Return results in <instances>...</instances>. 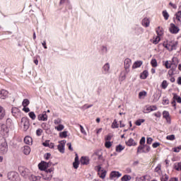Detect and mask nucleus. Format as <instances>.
Returning <instances> with one entry per match:
<instances>
[{"mask_svg":"<svg viewBox=\"0 0 181 181\" xmlns=\"http://www.w3.org/2000/svg\"><path fill=\"white\" fill-rule=\"evenodd\" d=\"M148 179H149V176L144 175L140 177H137L136 179V181H149Z\"/></svg>","mask_w":181,"mask_h":181,"instance_id":"nucleus-33","label":"nucleus"},{"mask_svg":"<svg viewBox=\"0 0 181 181\" xmlns=\"http://www.w3.org/2000/svg\"><path fill=\"white\" fill-rule=\"evenodd\" d=\"M163 16L164 17V19L165 21H168L169 19V13L166 11H163Z\"/></svg>","mask_w":181,"mask_h":181,"instance_id":"nucleus-49","label":"nucleus"},{"mask_svg":"<svg viewBox=\"0 0 181 181\" xmlns=\"http://www.w3.org/2000/svg\"><path fill=\"white\" fill-rule=\"evenodd\" d=\"M28 115L30 117V118H31V119H36V115L35 114L34 112H30L28 113Z\"/></svg>","mask_w":181,"mask_h":181,"instance_id":"nucleus-52","label":"nucleus"},{"mask_svg":"<svg viewBox=\"0 0 181 181\" xmlns=\"http://www.w3.org/2000/svg\"><path fill=\"white\" fill-rule=\"evenodd\" d=\"M54 125H60L62 124V119L57 118L54 120Z\"/></svg>","mask_w":181,"mask_h":181,"instance_id":"nucleus-54","label":"nucleus"},{"mask_svg":"<svg viewBox=\"0 0 181 181\" xmlns=\"http://www.w3.org/2000/svg\"><path fill=\"white\" fill-rule=\"evenodd\" d=\"M127 146H135L136 144L135 143V141H134V139H129L127 142H126Z\"/></svg>","mask_w":181,"mask_h":181,"instance_id":"nucleus-31","label":"nucleus"},{"mask_svg":"<svg viewBox=\"0 0 181 181\" xmlns=\"http://www.w3.org/2000/svg\"><path fill=\"white\" fill-rule=\"evenodd\" d=\"M145 97H146V91H141L139 93V98H140V100H144Z\"/></svg>","mask_w":181,"mask_h":181,"instance_id":"nucleus-40","label":"nucleus"},{"mask_svg":"<svg viewBox=\"0 0 181 181\" xmlns=\"http://www.w3.org/2000/svg\"><path fill=\"white\" fill-rule=\"evenodd\" d=\"M166 139H168V141H175V135H168L167 136Z\"/></svg>","mask_w":181,"mask_h":181,"instance_id":"nucleus-57","label":"nucleus"},{"mask_svg":"<svg viewBox=\"0 0 181 181\" xmlns=\"http://www.w3.org/2000/svg\"><path fill=\"white\" fill-rule=\"evenodd\" d=\"M110 70L111 66L110 65V63L107 62L102 67V74H104L105 76H108V74L111 73Z\"/></svg>","mask_w":181,"mask_h":181,"instance_id":"nucleus-7","label":"nucleus"},{"mask_svg":"<svg viewBox=\"0 0 181 181\" xmlns=\"http://www.w3.org/2000/svg\"><path fill=\"white\" fill-rule=\"evenodd\" d=\"M29 104H30V102H29V100H28V99H24L22 103L23 107H28V105H29Z\"/></svg>","mask_w":181,"mask_h":181,"instance_id":"nucleus-51","label":"nucleus"},{"mask_svg":"<svg viewBox=\"0 0 181 181\" xmlns=\"http://www.w3.org/2000/svg\"><path fill=\"white\" fill-rule=\"evenodd\" d=\"M145 142H146L145 137H141L140 142H139L140 145H143L145 146Z\"/></svg>","mask_w":181,"mask_h":181,"instance_id":"nucleus-62","label":"nucleus"},{"mask_svg":"<svg viewBox=\"0 0 181 181\" xmlns=\"http://www.w3.org/2000/svg\"><path fill=\"white\" fill-rule=\"evenodd\" d=\"M105 148H107L109 149L110 146H112V144L111 143V141H106L105 143Z\"/></svg>","mask_w":181,"mask_h":181,"instance_id":"nucleus-60","label":"nucleus"},{"mask_svg":"<svg viewBox=\"0 0 181 181\" xmlns=\"http://www.w3.org/2000/svg\"><path fill=\"white\" fill-rule=\"evenodd\" d=\"M9 132V128L5 123H0V134L3 136L8 135Z\"/></svg>","mask_w":181,"mask_h":181,"instance_id":"nucleus-6","label":"nucleus"},{"mask_svg":"<svg viewBox=\"0 0 181 181\" xmlns=\"http://www.w3.org/2000/svg\"><path fill=\"white\" fill-rule=\"evenodd\" d=\"M163 117L165 118L168 124H170V116L169 112L165 110L163 112Z\"/></svg>","mask_w":181,"mask_h":181,"instance_id":"nucleus-19","label":"nucleus"},{"mask_svg":"<svg viewBox=\"0 0 181 181\" xmlns=\"http://www.w3.org/2000/svg\"><path fill=\"white\" fill-rule=\"evenodd\" d=\"M8 152V144L4 138L0 139V153L5 155Z\"/></svg>","mask_w":181,"mask_h":181,"instance_id":"nucleus-3","label":"nucleus"},{"mask_svg":"<svg viewBox=\"0 0 181 181\" xmlns=\"http://www.w3.org/2000/svg\"><path fill=\"white\" fill-rule=\"evenodd\" d=\"M95 156L98 157V158L99 159V160H104V158L103 157V153L98 151L95 153Z\"/></svg>","mask_w":181,"mask_h":181,"instance_id":"nucleus-41","label":"nucleus"},{"mask_svg":"<svg viewBox=\"0 0 181 181\" xmlns=\"http://www.w3.org/2000/svg\"><path fill=\"white\" fill-rule=\"evenodd\" d=\"M110 179H114V178H117L118 179V177H121V176H122V174L118 171H112L110 173Z\"/></svg>","mask_w":181,"mask_h":181,"instance_id":"nucleus-15","label":"nucleus"},{"mask_svg":"<svg viewBox=\"0 0 181 181\" xmlns=\"http://www.w3.org/2000/svg\"><path fill=\"white\" fill-rule=\"evenodd\" d=\"M159 42H160V37H159L158 35L154 38V40H153V45H158V43H159Z\"/></svg>","mask_w":181,"mask_h":181,"instance_id":"nucleus-48","label":"nucleus"},{"mask_svg":"<svg viewBox=\"0 0 181 181\" xmlns=\"http://www.w3.org/2000/svg\"><path fill=\"white\" fill-rule=\"evenodd\" d=\"M152 142H153V139H152L151 137H147V139H146V144L148 145H151L152 144Z\"/></svg>","mask_w":181,"mask_h":181,"instance_id":"nucleus-58","label":"nucleus"},{"mask_svg":"<svg viewBox=\"0 0 181 181\" xmlns=\"http://www.w3.org/2000/svg\"><path fill=\"white\" fill-rule=\"evenodd\" d=\"M6 112L5 109L0 106V119H4L5 118Z\"/></svg>","mask_w":181,"mask_h":181,"instance_id":"nucleus-29","label":"nucleus"},{"mask_svg":"<svg viewBox=\"0 0 181 181\" xmlns=\"http://www.w3.org/2000/svg\"><path fill=\"white\" fill-rule=\"evenodd\" d=\"M24 142L27 145H32V142H33V140L32 139V137H30V136H25L24 138Z\"/></svg>","mask_w":181,"mask_h":181,"instance_id":"nucleus-25","label":"nucleus"},{"mask_svg":"<svg viewBox=\"0 0 181 181\" xmlns=\"http://www.w3.org/2000/svg\"><path fill=\"white\" fill-rule=\"evenodd\" d=\"M174 71H175V68H173H173L170 69L168 71V75H170V76H173Z\"/></svg>","mask_w":181,"mask_h":181,"instance_id":"nucleus-64","label":"nucleus"},{"mask_svg":"<svg viewBox=\"0 0 181 181\" xmlns=\"http://www.w3.org/2000/svg\"><path fill=\"white\" fill-rule=\"evenodd\" d=\"M125 149V147L121 144H119L116 146V152H118L119 153L122 152Z\"/></svg>","mask_w":181,"mask_h":181,"instance_id":"nucleus-36","label":"nucleus"},{"mask_svg":"<svg viewBox=\"0 0 181 181\" xmlns=\"http://www.w3.org/2000/svg\"><path fill=\"white\" fill-rule=\"evenodd\" d=\"M133 29H134V30H135L134 33L137 36H139V35H142V33H144V29L142 28V27L136 25V26L133 27Z\"/></svg>","mask_w":181,"mask_h":181,"instance_id":"nucleus-14","label":"nucleus"},{"mask_svg":"<svg viewBox=\"0 0 181 181\" xmlns=\"http://www.w3.org/2000/svg\"><path fill=\"white\" fill-rule=\"evenodd\" d=\"M162 104L163 105H168V104H169V99L163 98Z\"/></svg>","mask_w":181,"mask_h":181,"instance_id":"nucleus-56","label":"nucleus"},{"mask_svg":"<svg viewBox=\"0 0 181 181\" xmlns=\"http://www.w3.org/2000/svg\"><path fill=\"white\" fill-rule=\"evenodd\" d=\"M98 175L100 179H105V176H107V170L103 169L100 172L98 173Z\"/></svg>","mask_w":181,"mask_h":181,"instance_id":"nucleus-23","label":"nucleus"},{"mask_svg":"<svg viewBox=\"0 0 181 181\" xmlns=\"http://www.w3.org/2000/svg\"><path fill=\"white\" fill-rule=\"evenodd\" d=\"M8 90H4V89H1L0 90V98L1 100H5L6 98H8Z\"/></svg>","mask_w":181,"mask_h":181,"instance_id":"nucleus-16","label":"nucleus"},{"mask_svg":"<svg viewBox=\"0 0 181 181\" xmlns=\"http://www.w3.org/2000/svg\"><path fill=\"white\" fill-rule=\"evenodd\" d=\"M100 52L103 53V54H107V53H108V48L103 45L100 48Z\"/></svg>","mask_w":181,"mask_h":181,"instance_id":"nucleus-38","label":"nucleus"},{"mask_svg":"<svg viewBox=\"0 0 181 181\" xmlns=\"http://www.w3.org/2000/svg\"><path fill=\"white\" fill-rule=\"evenodd\" d=\"M162 165L160 164H158V165L155 168V172L158 173L160 176L162 175Z\"/></svg>","mask_w":181,"mask_h":181,"instance_id":"nucleus-28","label":"nucleus"},{"mask_svg":"<svg viewBox=\"0 0 181 181\" xmlns=\"http://www.w3.org/2000/svg\"><path fill=\"white\" fill-rule=\"evenodd\" d=\"M180 150H181V146H179L173 148V152H176V153L180 152Z\"/></svg>","mask_w":181,"mask_h":181,"instance_id":"nucleus-63","label":"nucleus"},{"mask_svg":"<svg viewBox=\"0 0 181 181\" xmlns=\"http://www.w3.org/2000/svg\"><path fill=\"white\" fill-rule=\"evenodd\" d=\"M95 170H97L98 173L101 172V170H103L101 165H98L95 166Z\"/></svg>","mask_w":181,"mask_h":181,"instance_id":"nucleus-61","label":"nucleus"},{"mask_svg":"<svg viewBox=\"0 0 181 181\" xmlns=\"http://www.w3.org/2000/svg\"><path fill=\"white\" fill-rule=\"evenodd\" d=\"M173 98L174 100H176V101L179 103H181V98L180 96L177 95L176 93H173Z\"/></svg>","mask_w":181,"mask_h":181,"instance_id":"nucleus-46","label":"nucleus"},{"mask_svg":"<svg viewBox=\"0 0 181 181\" xmlns=\"http://www.w3.org/2000/svg\"><path fill=\"white\" fill-rule=\"evenodd\" d=\"M169 30L170 33H173V35H176L177 33H179V27L176 26L174 23H170Z\"/></svg>","mask_w":181,"mask_h":181,"instance_id":"nucleus-12","label":"nucleus"},{"mask_svg":"<svg viewBox=\"0 0 181 181\" xmlns=\"http://www.w3.org/2000/svg\"><path fill=\"white\" fill-rule=\"evenodd\" d=\"M20 126L22 131L26 132V131H28V129H29V127H30L29 119H28V117H22Z\"/></svg>","mask_w":181,"mask_h":181,"instance_id":"nucleus-2","label":"nucleus"},{"mask_svg":"<svg viewBox=\"0 0 181 181\" xmlns=\"http://www.w3.org/2000/svg\"><path fill=\"white\" fill-rule=\"evenodd\" d=\"M143 63L144 62L142 61L135 62L132 65V69H139V67H141V66H142Z\"/></svg>","mask_w":181,"mask_h":181,"instance_id":"nucleus-24","label":"nucleus"},{"mask_svg":"<svg viewBox=\"0 0 181 181\" xmlns=\"http://www.w3.org/2000/svg\"><path fill=\"white\" fill-rule=\"evenodd\" d=\"M144 122H145V119H139L136 121L135 124H136V125H137V127H141V125H142V124H144Z\"/></svg>","mask_w":181,"mask_h":181,"instance_id":"nucleus-43","label":"nucleus"},{"mask_svg":"<svg viewBox=\"0 0 181 181\" xmlns=\"http://www.w3.org/2000/svg\"><path fill=\"white\" fill-rule=\"evenodd\" d=\"M50 165H52V163H47V162H45V161H42L39 165H38V168L40 170H46L47 169V168H49V166H50Z\"/></svg>","mask_w":181,"mask_h":181,"instance_id":"nucleus-11","label":"nucleus"},{"mask_svg":"<svg viewBox=\"0 0 181 181\" xmlns=\"http://www.w3.org/2000/svg\"><path fill=\"white\" fill-rule=\"evenodd\" d=\"M19 172L21 173V175L23 176V177H25V179H29L32 173V171L30 170L23 168H20Z\"/></svg>","mask_w":181,"mask_h":181,"instance_id":"nucleus-5","label":"nucleus"},{"mask_svg":"<svg viewBox=\"0 0 181 181\" xmlns=\"http://www.w3.org/2000/svg\"><path fill=\"white\" fill-rule=\"evenodd\" d=\"M23 152L24 155H29L30 153V147L29 146H25L23 148Z\"/></svg>","mask_w":181,"mask_h":181,"instance_id":"nucleus-26","label":"nucleus"},{"mask_svg":"<svg viewBox=\"0 0 181 181\" xmlns=\"http://www.w3.org/2000/svg\"><path fill=\"white\" fill-rule=\"evenodd\" d=\"M168 81L164 80L162 83H161V87L163 90H166V88H168Z\"/></svg>","mask_w":181,"mask_h":181,"instance_id":"nucleus-47","label":"nucleus"},{"mask_svg":"<svg viewBox=\"0 0 181 181\" xmlns=\"http://www.w3.org/2000/svg\"><path fill=\"white\" fill-rule=\"evenodd\" d=\"M160 179H161V181H168L169 179V176L166 174H164L162 175Z\"/></svg>","mask_w":181,"mask_h":181,"instance_id":"nucleus-55","label":"nucleus"},{"mask_svg":"<svg viewBox=\"0 0 181 181\" xmlns=\"http://www.w3.org/2000/svg\"><path fill=\"white\" fill-rule=\"evenodd\" d=\"M175 170H181V163H175L174 165Z\"/></svg>","mask_w":181,"mask_h":181,"instance_id":"nucleus-50","label":"nucleus"},{"mask_svg":"<svg viewBox=\"0 0 181 181\" xmlns=\"http://www.w3.org/2000/svg\"><path fill=\"white\" fill-rule=\"evenodd\" d=\"M161 95H162V94H160L159 93H154L153 95V102L158 103V101H159V100L160 99Z\"/></svg>","mask_w":181,"mask_h":181,"instance_id":"nucleus-21","label":"nucleus"},{"mask_svg":"<svg viewBox=\"0 0 181 181\" xmlns=\"http://www.w3.org/2000/svg\"><path fill=\"white\" fill-rule=\"evenodd\" d=\"M28 179L30 181H40V176L33 175V174L31 173Z\"/></svg>","mask_w":181,"mask_h":181,"instance_id":"nucleus-22","label":"nucleus"},{"mask_svg":"<svg viewBox=\"0 0 181 181\" xmlns=\"http://www.w3.org/2000/svg\"><path fill=\"white\" fill-rule=\"evenodd\" d=\"M127 71H125V73H122L120 74V76H119V80L120 81H124V80H125V78H127Z\"/></svg>","mask_w":181,"mask_h":181,"instance_id":"nucleus-45","label":"nucleus"},{"mask_svg":"<svg viewBox=\"0 0 181 181\" xmlns=\"http://www.w3.org/2000/svg\"><path fill=\"white\" fill-rule=\"evenodd\" d=\"M111 128H112L113 129L119 128V124H118L117 119H114L113 122L112 123Z\"/></svg>","mask_w":181,"mask_h":181,"instance_id":"nucleus-35","label":"nucleus"},{"mask_svg":"<svg viewBox=\"0 0 181 181\" xmlns=\"http://www.w3.org/2000/svg\"><path fill=\"white\" fill-rule=\"evenodd\" d=\"M156 33L159 37L163 36V28H162L161 27H158L156 28Z\"/></svg>","mask_w":181,"mask_h":181,"instance_id":"nucleus-34","label":"nucleus"},{"mask_svg":"<svg viewBox=\"0 0 181 181\" xmlns=\"http://www.w3.org/2000/svg\"><path fill=\"white\" fill-rule=\"evenodd\" d=\"M176 60H177L176 57H173L170 61L171 66L173 69H176V67H177V62H176Z\"/></svg>","mask_w":181,"mask_h":181,"instance_id":"nucleus-30","label":"nucleus"},{"mask_svg":"<svg viewBox=\"0 0 181 181\" xmlns=\"http://www.w3.org/2000/svg\"><path fill=\"white\" fill-rule=\"evenodd\" d=\"M59 136L61 138H67V131H64L59 133Z\"/></svg>","mask_w":181,"mask_h":181,"instance_id":"nucleus-53","label":"nucleus"},{"mask_svg":"<svg viewBox=\"0 0 181 181\" xmlns=\"http://www.w3.org/2000/svg\"><path fill=\"white\" fill-rule=\"evenodd\" d=\"M142 25L144 26V28H149V25H151V21H149V18H145L141 21Z\"/></svg>","mask_w":181,"mask_h":181,"instance_id":"nucleus-20","label":"nucleus"},{"mask_svg":"<svg viewBox=\"0 0 181 181\" xmlns=\"http://www.w3.org/2000/svg\"><path fill=\"white\" fill-rule=\"evenodd\" d=\"M37 119L38 121H47V114H46V111H44L42 114H40Z\"/></svg>","mask_w":181,"mask_h":181,"instance_id":"nucleus-17","label":"nucleus"},{"mask_svg":"<svg viewBox=\"0 0 181 181\" xmlns=\"http://www.w3.org/2000/svg\"><path fill=\"white\" fill-rule=\"evenodd\" d=\"M81 165H88L90 163V158L87 156H82L81 158Z\"/></svg>","mask_w":181,"mask_h":181,"instance_id":"nucleus-18","label":"nucleus"},{"mask_svg":"<svg viewBox=\"0 0 181 181\" xmlns=\"http://www.w3.org/2000/svg\"><path fill=\"white\" fill-rule=\"evenodd\" d=\"M131 179H132V177H131V175H124L121 178V180H122V181H129V180H131Z\"/></svg>","mask_w":181,"mask_h":181,"instance_id":"nucleus-39","label":"nucleus"},{"mask_svg":"<svg viewBox=\"0 0 181 181\" xmlns=\"http://www.w3.org/2000/svg\"><path fill=\"white\" fill-rule=\"evenodd\" d=\"M175 19H177L178 22H181V11H177L175 13Z\"/></svg>","mask_w":181,"mask_h":181,"instance_id":"nucleus-42","label":"nucleus"},{"mask_svg":"<svg viewBox=\"0 0 181 181\" xmlns=\"http://www.w3.org/2000/svg\"><path fill=\"white\" fill-rule=\"evenodd\" d=\"M131 64H132V61L131 59L127 58L124 60V69L127 74L129 73V68L131 67Z\"/></svg>","mask_w":181,"mask_h":181,"instance_id":"nucleus-10","label":"nucleus"},{"mask_svg":"<svg viewBox=\"0 0 181 181\" xmlns=\"http://www.w3.org/2000/svg\"><path fill=\"white\" fill-rule=\"evenodd\" d=\"M8 179L11 181H21V177L18 173L15 172H10L8 173Z\"/></svg>","mask_w":181,"mask_h":181,"instance_id":"nucleus-8","label":"nucleus"},{"mask_svg":"<svg viewBox=\"0 0 181 181\" xmlns=\"http://www.w3.org/2000/svg\"><path fill=\"white\" fill-rule=\"evenodd\" d=\"M66 140H62L59 141L58 145V150L61 153H64V146H66Z\"/></svg>","mask_w":181,"mask_h":181,"instance_id":"nucleus-13","label":"nucleus"},{"mask_svg":"<svg viewBox=\"0 0 181 181\" xmlns=\"http://www.w3.org/2000/svg\"><path fill=\"white\" fill-rule=\"evenodd\" d=\"M54 129H57L59 132L63 131L64 129V125L63 124H57V126L54 127Z\"/></svg>","mask_w":181,"mask_h":181,"instance_id":"nucleus-37","label":"nucleus"},{"mask_svg":"<svg viewBox=\"0 0 181 181\" xmlns=\"http://www.w3.org/2000/svg\"><path fill=\"white\" fill-rule=\"evenodd\" d=\"M11 112L16 118H21L22 117V112H21V110L18 107H13Z\"/></svg>","mask_w":181,"mask_h":181,"instance_id":"nucleus-9","label":"nucleus"},{"mask_svg":"<svg viewBox=\"0 0 181 181\" xmlns=\"http://www.w3.org/2000/svg\"><path fill=\"white\" fill-rule=\"evenodd\" d=\"M148 76H149V73L148 72L147 70H145L144 71L141 75H140V78L142 79V80H145L146 79V78L148 77Z\"/></svg>","mask_w":181,"mask_h":181,"instance_id":"nucleus-27","label":"nucleus"},{"mask_svg":"<svg viewBox=\"0 0 181 181\" xmlns=\"http://www.w3.org/2000/svg\"><path fill=\"white\" fill-rule=\"evenodd\" d=\"M163 47L169 50V52H172V50H176V47H177V42L176 41H168L167 42H163Z\"/></svg>","mask_w":181,"mask_h":181,"instance_id":"nucleus-1","label":"nucleus"},{"mask_svg":"<svg viewBox=\"0 0 181 181\" xmlns=\"http://www.w3.org/2000/svg\"><path fill=\"white\" fill-rule=\"evenodd\" d=\"M163 64L165 66V69H173L172 64L170 61H165L163 62Z\"/></svg>","mask_w":181,"mask_h":181,"instance_id":"nucleus-32","label":"nucleus"},{"mask_svg":"<svg viewBox=\"0 0 181 181\" xmlns=\"http://www.w3.org/2000/svg\"><path fill=\"white\" fill-rule=\"evenodd\" d=\"M53 168H49L42 173V177L45 180H52L53 176Z\"/></svg>","mask_w":181,"mask_h":181,"instance_id":"nucleus-4","label":"nucleus"},{"mask_svg":"<svg viewBox=\"0 0 181 181\" xmlns=\"http://www.w3.org/2000/svg\"><path fill=\"white\" fill-rule=\"evenodd\" d=\"M91 107H93V105H84L81 107V110H87L88 108H91Z\"/></svg>","mask_w":181,"mask_h":181,"instance_id":"nucleus-59","label":"nucleus"},{"mask_svg":"<svg viewBox=\"0 0 181 181\" xmlns=\"http://www.w3.org/2000/svg\"><path fill=\"white\" fill-rule=\"evenodd\" d=\"M151 65L152 66V67H158V61H156V59H151Z\"/></svg>","mask_w":181,"mask_h":181,"instance_id":"nucleus-44","label":"nucleus"}]
</instances>
